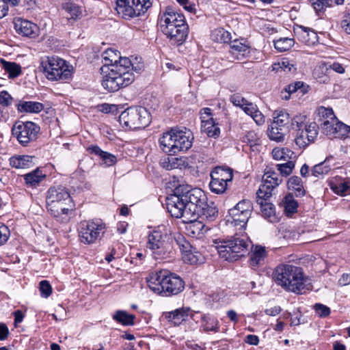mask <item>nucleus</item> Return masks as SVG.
Masks as SVG:
<instances>
[{"mask_svg":"<svg viewBox=\"0 0 350 350\" xmlns=\"http://www.w3.org/2000/svg\"><path fill=\"white\" fill-rule=\"evenodd\" d=\"M97 107L100 111L105 113H113L118 110L117 105L109 103H103L101 105H98Z\"/></svg>","mask_w":350,"mask_h":350,"instance_id":"obj_59","label":"nucleus"},{"mask_svg":"<svg viewBox=\"0 0 350 350\" xmlns=\"http://www.w3.org/2000/svg\"><path fill=\"white\" fill-rule=\"evenodd\" d=\"M193 135L187 129L179 130L172 129L163 133L159 142L161 149L169 155L185 152L192 146Z\"/></svg>","mask_w":350,"mask_h":350,"instance_id":"obj_6","label":"nucleus"},{"mask_svg":"<svg viewBox=\"0 0 350 350\" xmlns=\"http://www.w3.org/2000/svg\"><path fill=\"white\" fill-rule=\"evenodd\" d=\"M113 319L123 325H134L135 315L128 314L124 310H118L113 316Z\"/></svg>","mask_w":350,"mask_h":350,"instance_id":"obj_38","label":"nucleus"},{"mask_svg":"<svg viewBox=\"0 0 350 350\" xmlns=\"http://www.w3.org/2000/svg\"><path fill=\"white\" fill-rule=\"evenodd\" d=\"M105 224L100 220H90L81 224L79 236L81 242L92 244L100 239L105 233Z\"/></svg>","mask_w":350,"mask_h":350,"instance_id":"obj_15","label":"nucleus"},{"mask_svg":"<svg viewBox=\"0 0 350 350\" xmlns=\"http://www.w3.org/2000/svg\"><path fill=\"white\" fill-rule=\"evenodd\" d=\"M287 185L290 189L295 191V195L297 197H301L305 195L306 191L302 185V180L301 178L298 176H292L288 179Z\"/></svg>","mask_w":350,"mask_h":350,"instance_id":"obj_35","label":"nucleus"},{"mask_svg":"<svg viewBox=\"0 0 350 350\" xmlns=\"http://www.w3.org/2000/svg\"><path fill=\"white\" fill-rule=\"evenodd\" d=\"M13 24L16 32L23 37L32 38L38 35L39 28L38 25L30 21L16 17L13 20Z\"/></svg>","mask_w":350,"mask_h":350,"instance_id":"obj_21","label":"nucleus"},{"mask_svg":"<svg viewBox=\"0 0 350 350\" xmlns=\"http://www.w3.org/2000/svg\"><path fill=\"white\" fill-rule=\"evenodd\" d=\"M313 308L317 314L321 318H325L330 314L331 310L329 307L322 304H315Z\"/></svg>","mask_w":350,"mask_h":350,"instance_id":"obj_54","label":"nucleus"},{"mask_svg":"<svg viewBox=\"0 0 350 350\" xmlns=\"http://www.w3.org/2000/svg\"><path fill=\"white\" fill-rule=\"evenodd\" d=\"M308 118L306 115L299 114L291 118V129L297 131V133L301 131L308 123Z\"/></svg>","mask_w":350,"mask_h":350,"instance_id":"obj_43","label":"nucleus"},{"mask_svg":"<svg viewBox=\"0 0 350 350\" xmlns=\"http://www.w3.org/2000/svg\"><path fill=\"white\" fill-rule=\"evenodd\" d=\"M183 189L176 187L172 194L166 198L167 211L173 217L182 218L184 223H191L189 217H186V204L183 199Z\"/></svg>","mask_w":350,"mask_h":350,"instance_id":"obj_16","label":"nucleus"},{"mask_svg":"<svg viewBox=\"0 0 350 350\" xmlns=\"http://www.w3.org/2000/svg\"><path fill=\"white\" fill-rule=\"evenodd\" d=\"M178 189H183V199L186 206V217H189L191 223L194 221L196 211L199 206H204L207 198L204 192L198 188H191L188 185H180Z\"/></svg>","mask_w":350,"mask_h":350,"instance_id":"obj_11","label":"nucleus"},{"mask_svg":"<svg viewBox=\"0 0 350 350\" xmlns=\"http://www.w3.org/2000/svg\"><path fill=\"white\" fill-rule=\"evenodd\" d=\"M150 5V0H116V10L123 18L129 19L144 14Z\"/></svg>","mask_w":350,"mask_h":350,"instance_id":"obj_13","label":"nucleus"},{"mask_svg":"<svg viewBox=\"0 0 350 350\" xmlns=\"http://www.w3.org/2000/svg\"><path fill=\"white\" fill-rule=\"evenodd\" d=\"M13 98L7 91H0V105L8 107L12 104Z\"/></svg>","mask_w":350,"mask_h":350,"instance_id":"obj_56","label":"nucleus"},{"mask_svg":"<svg viewBox=\"0 0 350 350\" xmlns=\"http://www.w3.org/2000/svg\"><path fill=\"white\" fill-rule=\"evenodd\" d=\"M211 178L227 183L231 182L233 178L232 170L222 166L215 167L211 173Z\"/></svg>","mask_w":350,"mask_h":350,"instance_id":"obj_30","label":"nucleus"},{"mask_svg":"<svg viewBox=\"0 0 350 350\" xmlns=\"http://www.w3.org/2000/svg\"><path fill=\"white\" fill-rule=\"evenodd\" d=\"M147 282L152 291L165 296L178 295L185 288L184 281L175 273L165 275L160 271L150 275Z\"/></svg>","mask_w":350,"mask_h":350,"instance_id":"obj_8","label":"nucleus"},{"mask_svg":"<svg viewBox=\"0 0 350 350\" xmlns=\"http://www.w3.org/2000/svg\"><path fill=\"white\" fill-rule=\"evenodd\" d=\"M273 274L275 282L286 291L303 294L310 288L308 278L300 267L281 264L276 267Z\"/></svg>","mask_w":350,"mask_h":350,"instance_id":"obj_1","label":"nucleus"},{"mask_svg":"<svg viewBox=\"0 0 350 350\" xmlns=\"http://www.w3.org/2000/svg\"><path fill=\"white\" fill-rule=\"evenodd\" d=\"M39 132V126L32 122L17 121L12 128V135L23 146H27L35 142Z\"/></svg>","mask_w":350,"mask_h":350,"instance_id":"obj_14","label":"nucleus"},{"mask_svg":"<svg viewBox=\"0 0 350 350\" xmlns=\"http://www.w3.org/2000/svg\"><path fill=\"white\" fill-rule=\"evenodd\" d=\"M294 154L293 151L284 147H277L272 150V156L275 160L288 161L291 159Z\"/></svg>","mask_w":350,"mask_h":350,"instance_id":"obj_36","label":"nucleus"},{"mask_svg":"<svg viewBox=\"0 0 350 350\" xmlns=\"http://www.w3.org/2000/svg\"><path fill=\"white\" fill-rule=\"evenodd\" d=\"M201 124H204V121H211L214 120L213 118L212 110L208 107H204L200 109V111Z\"/></svg>","mask_w":350,"mask_h":350,"instance_id":"obj_58","label":"nucleus"},{"mask_svg":"<svg viewBox=\"0 0 350 350\" xmlns=\"http://www.w3.org/2000/svg\"><path fill=\"white\" fill-rule=\"evenodd\" d=\"M40 70L51 81H66L72 78L73 68L57 56H45L41 58Z\"/></svg>","mask_w":350,"mask_h":350,"instance_id":"obj_9","label":"nucleus"},{"mask_svg":"<svg viewBox=\"0 0 350 350\" xmlns=\"http://www.w3.org/2000/svg\"><path fill=\"white\" fill-rule=\"evenodd\" d=\"M33 158L29 155H14L10 158V165L16 169L29 168L34 164Z\"/></svg>","mask_w":350,"mask_h":350,"instance_id":"obj_26","label":"nucleus"},{"mask_svg":"<svg viewBox=\"0 0 350 350\" xmlns=\"http://www.w3.org/2000/svg\"><path fill=\"white\" fill-rule=\"evenodd\" d=\"M46 205L51 215L62 222L68 220V214L73 207L69 192L62 185L51 187L49 189Z\"/></svg>","mask_w":350,"mask_h":350,"instance_id":"obj_4","label":"nucleus"},{"mask_svg":"<svg viewBox=\"0 0 350 350\" xmlns=\"http://www.w3.org/2000/svg\"><path fill=\"white\" fill-rule=\"evenodd\" d=\"M0 64L2 68L8 72L10 79L16 78L22 72L21 65L16 62H8L3 59H1Z\"/></svg>","mask_w":350,"mask_h":350,"instance_id":"obj_32","label":"nucleus"},{"mask_svg":"<svg viewBox=\"0 0 350 350\" xmlns=\"http://www.w3.org/2000/svg\"><path fill=\"white\" fill-rule=\"evenodd\" d=\"M119 65H113L109 73L103 77L102 86L109 92H115L131 85L134 81L131 71V62L129 59L120 60Z\"/></svg>","mask_w":350,"mask_h":350,"instance_id":"obj_7","label":"nucleus"},{"mask_svg":"<svg viewBox=\"0 0 350 350\" xmlns=\"http://www.w3.org/2000/svg\"><path fill=\"white\" fill-rule=\"evenodd\" d=\"M331 170V166L328 164L327 160L315 165L311 171L312 175L316 178H320L326 175Z\"/></svg>","mask_w":350,"mask_h":350,"instance_id":"obj_45","label":"nucleus"},{"mask_svg":"<svg viewBox=\"0 0 350 350\" xmlns=\"http://www.w3.org/2000/svg\"><path fill=\"white\" fill-rule=\"evenodd\" d=\"M295 33L297 36L298 39L307 45L313 44L317 40L316 33L313 31H310L306 27L300 26L295 30Z\"/></svg>","mask_w":350,"mask_h":350,"instance_id":"obj_27","label":"nucleus"},{"mask_svg":"<svg viewBox=\"0 0 350 350\" xmlns=\"http://www.w3.org/2000/svg\"><path fill=\"white\" fill-rule=\"evenodd\" d=\"M319 125L315 122L308 123L304 128L297 133L295 143L299 147H305L309 143L314 142L319 133Z\"/></svg>","mask_w":350,"mask_h":350,"instance_id":"obj_20","label":"nucleus"},{"mask_svg":"<svg viewBox=\"0 0 350 350\" xmlns=\"http://www.w3.org/2000/svg\"><path fill=\"white\" fill-rule=\"evenodd\" d=\"M315 114L319 117V120H329L334 117V111L331 108H327L323 106L318 107L315 111Z\"/></svg>","mask_w":350,"mask_h":350,"instance_id":"obj_51","label":"nucleus"},{"mask_svg":"<svg viewBox=\"0 0 350 350\" xmlns=\"http://www.w3.org/2000/svg\"><path fill=\"white\" fill-rule=\"evenodd\" d=\"M340 125H345V124L338 121L334 116L329 120H323L321 124V128L326 135H335L336 137L342 138Z\"/></svg>","mask_w":350,"mask_h":350,"instance_id":"obj_22","label":"nucleus"},{"mask_svg":"<svg viewBox=\"0 0 350 350\" xmlns=\"http://www.w3.org/2000/svg\"><path fill=\"white\" fill-rule=\"evenodd\" d=\"M273 121L268 129V136L271 140L280 142L291 130V118L286 111H275Z\"/></svg>","mask_w":350,"mask_h":350,"instance_id":"obj_12","label":"nucleus"},{"mask_svg":"<svg viewBox=\"0 0 350 350\" xmlns=\"http://www.w3.org/2000/svg\"><path fill=\"white\" fill-rule=\"evenodd\" d=\"M175 160H178V159L177 158L170 159L169 157H167V159H165L164 161L162 162L163 167L166 168L168 170L176 168L177 166L174 161Z\"/></svg>","mask_w":350,"mask_h":350,"instance_id":"obj_64","label":"nucleus"},{"mask_svg":"<svg viewBox=\"0 0 350 350\" xmlns=\"http://www.w3.org/2000/svg\"><path fill=\"white\" fill-rule=\"evenodd\" d=\"M177 240L167 233L165 226H158L149 232L146 248L155 260L170 259L175 256L174 243Z\"/></svg>","mask_w":350,"mask_h":350,"instance_id":"obj_3","label":"nucleus"},{"mask_svg":"<svg viewBox=\"0 0 350 350\" xmlns=\"http://www.w3.org/2000/svg\"><path fill=\"white\" fill-rule=\"evenodd\" d=\"M195 214L194 221L201 217L209 221H213L218 215V211L213 202L208 204L207 200L204 201V206H200Z\"/></svg>","mask_w":350,"mask_h":350,"instance_id":"obj_23","label":"nucleus"},{"mask_svg":"<svg viewBox=\"0 0 350 350\" xmlns=\"http://www.w3.org/2000/svg\"><path fill=\"white\" fill-rule=\"evenodd\" d=\"M62 8L71 16V18L76 21L82 16V10L80 6L72 1H67L62 4Z\"/></svg>","mask_w":350,"mask_h":350,"instance_id":"obj_39","label":"nucleus"},{"mask_svg":"<svg viewBox=\"0 0 350 350\" xmlns=\"http://www.w3.org/2000/svg\"><path fill=\"white\" fill-rule=\"evenodd\" d=\"M245 113L252 118L258 125H261L265 122V116L258 110L257 106L247 100L245 105L242 107Z\"/></svg>","mask_w":350,"mask_h":350,"instance_id":"obj_29","label":"nucleus"},{"mask_svg":"<svg viewBox=\"0 0 350 350\" xmlns=\"http://www.w3.org/2000/svg\"><path fill=\"white\" fill-rule=\"evenodd\" d=\"M310 2L315 12L320 15L326 8L332 6L333 0H310Z\"/></svg>","mask_w":350,"mask_h":350,"instance_id":"obj_47","label":"nucleus"},{"mask_svg":"<svg viewBox=\"0 0 350 350\" xmlns=\"http://www.w3.org/2000/svg\"><path fill=\"white\" fill-rule=\"evenodd\" d=\"M332 190L336 194L346 196L350 194V182L343 180L330 184Z\"/></svg>","mask_w":350,"mask_h":350,"instance_id":"obj_37","label":"nucleus"},{"mask_svg":"<svg viewBox=\"0 0 350 350\" xmlns=\"http://www.w3.org/2000/svg\"><path fill=\"white\" fill-rule=\"evenodd\" d=\"M294 44L295 41L293 38H280L274 41L275 49L279 52L288 51Z\"/></svg>","mask_w":350,"mask_h":350,"instance_id":"obj_44","label":"nucleus"},{"mask_svg":"<svg viewBox=\"0 0 350 350\" xmlns=\"http://www.w3.org/2000/svg\"><path fill=\"white\" fill-rule=\"evenodd\" d=\"M272 68L273 70L276 71H278L280 68L289 72H294L297 70L295 64L288 59H283L282 61L273 64Z\"/></svg>","mask_w":350,"mask_h":350,"instance_id":"obj_46","label":"nucleus"},{"mask_svg":"<svg viewBox=\"0 0 350 350\" xmlns=\"http://www.w3.org/2000/svg\"><path fill=\"white\" fill-rule=\"evenodd\" d=\"M276 167L281 175L287 176L290 175L295 167V163L292 161L288 160L287 162L281 164H277Z\"/></svg>","mask_w":350,"mask_h":350,"instance_id":"obj_53","label":"nucleus"},{"mask_svg":"<svg viewBox=\"0 0 350 350\" xmlns=\"http://www.w3.org/2000/svg\"><path fill=\"white\" fill-rule=\"evenodd\" d=\"M230 53L237 59H241L242 57L249 53V47L238 40H234L230 44Z\"/></svg>","mask_w":350,"mask_h":350,"instance_id":"obj_33","label":"nucleus"},{"mask_svg":"<svg viewBox=\"0 0 350 350\" xmlns=\"http://www.w3.org/2000/svg\"><path fill=\"white\" fill-rule=\"evenodd\" d=\"M284 211L289 215L297 212L298 203L293 199V196L288 195L284 198Z\"/></svg>","mask_w":350,"mask_h":350,"instance_id":"obj_50","label":"nucleus"},{"mask_svg":"<svg viewBox=\"0 0 350 350\" xmlns=\"http://www.w3.org/2000/svg\"><path fill=\"white\" fill-rule=\"evenodd\" d=\"M160 29L174 44H180L187 38L189 26L185 16L172 7L159 15Z\"/></svg>","mask_w":350,"mask_h":350,"instance_id":"obj_2","label":"nucleus"},{"mask_svg":"<svg viewBox=\"0 0 350 350\" xmlns=\"http://www.w3.org/2000/svg\"><path fill=\"white\" fill-rule=\"evenodd\" d=\"M263 187H259L256 192V202L260 206L262 215L271 222H276L278 217L275 214V206L269 202L272 193L263 191Z\"/></svg>","mask_w":350,"mask_h":350,"instance_id":"obj_18","label":"nucleus"},{"mask_svg":"<svg viewBox=\"0 0 350 350\" xmlns=\"http://www.w3.org/2000/svg\"><path fill=\"white\" fill-rule=\"evenodd\" d=\"M253 210L252 202L250 200H242L228 211L231 222L245 229Z\"/></svg>","mask_w":350,"mask_h":350,"instance_id":"obj_17","label":"nucleus"},{"mask_svg":"<svg viewBox=\"0 0 350 350\" xmlns=\"http://www.w3.org/2000/svg\"><path fill=\"white\" fill-rule=\"evenodd\" d=\"M204 124H201V129L203 132L210 137H216L220 133V129L216 124L214 120L211 121H204Z\"/></svg>","mask_w":350,"mask_h":350,"instance_id":"obj_40","label":"nucleus"},{"mask_svg":"<svg viewBox=\"0 0 350 350\" xmlns=\"http://www.w3.org/2000/svg\"><path fill=\"white\" fill-rule=\"evenodd\" d=\"M259 137L254 131L247 132L242 137L241 141L247 143L250 146L253 147L258 144Z\"/></svg>","mask_w":350,"mask_h":350,"instance_id":"obj_52","label":"nucleus"},{"mask_svg":"<svg viewBox=\"0 0 350 350\" xmlns=\"http://www.w3.org/2000/svg\"><path fill=\"white\" fill-rule=\"evenodd\" d=\"M10 236V231L8 228L2 226L0 227V246L5 244L8 240Z\"/></svg>","mask_w":350,"mask_h":350,"instance_id":"obj_63","label":"nucleus"},{"mask_svg":"<svg viewBox=\"0 0 350 350\" xmlns=\"http://www.w3.org/2000/svg\"><path fill=\"white\" fill-rule=\"evenodd\" d=\"M44 109L42 103L36 101H20L17 105V109L20 112L37 113Z\"/></svg>","mask_w":350,"mask_h":350,"instance_id":"obj_31","label":"nucleus"},{"mask_svg":"<svg viewBox=\"0 0 350 350\" xmlns=\"http://www.w3.org/2000/svg\"><path fill=\"white\" fill-rule=\"evenodd\" d=\"M230 100L234 106L239 107L241 109L247 102L245 98L239 94L232 95L230 98Z\"/></svg>","mask_w":350,"mask_h":350,"instance_id":"obj_57","label":"nucleus"},{"mask_svg":"<svg viewBox=\"0 0 350 350\" xmlns=\"http://www.w3.org/2000/svg\"><path fill=\"white\" fill-rule=\"evenodd\" d=\"M189 308H180L175 310L166 312L165 316L168 321L171 322L174 325H179L183 321L187 320L189 317Z\"/></svg>","mask_w":350,"mask_h":350,"instance_id":"obj_25","label":"nucleus"},{"mask_svg":"<svg viewBox=\"0 0 350 350\" xmlns=\"http://www.w3.org/2000/svg\"><path fill=\"white\" fill-rule=\"evenodd\" d=\"M177 244L181 250L182 258L185 262L190 265H196L203 262L204 258L202 254L193 247L181 236H178Z\"/></svg>","mask_w":350,"mask_h":350,"instance_id":"obj_19","label":"nucleus"},{"mask_svg":"<svg viewBox=\"0 0 350 350\" xmlns=\"http://www.w3.org/2000/svg\"><path fill=\"white\" fill-rule=\"evenodd\" d=\"M44 178V176L38 169L25 174L24 176L26 184L31 187H36Z\"/></svg>","mask_w":350,"mask_h":350,"instance_id":"obj_41","label":"nucleus"},{"mask_svg":"<svg viewBox=\"0 0 350 350\" xmlns=\"http://www.w3.org/2000/svg\"><path fill=\"white\" fill-rule=\"evenodd\" d=\"M100 159L104 161L107 166H111L116 163V157L107 152H104Z\"/></svg>","mask_w":350,"mask_h":350,"instance_id":"obj_60","label":"nucleus"},{"mask_svg":"<svg viewBox=\"0 0 350 350\" xmlns=\"http://www.w3.org/2000/svg\"><path fill=\"white\" fill-rule=\"evenodd\" d=\"M203 327L205 332H214L219 331V322L217 319L209 317H204L203 319Z\"/></svg>","mask_w":350,"mask_h":350,"instance_id":"obj_49","label":"nucleus"},{"mask_svg":"<svg viewBox=\"0 0 350 350\" xmlns=\"http://www.w3.org/2000/svg\"><path fill=\"white\" fill-rule=\"evenodd\" d=\"M150 113L142 107H129L119 116L120 124L133 130L144 129L150 124Z\"/></svg>","mask_w":350,"mask_h":350,"instance_id":"obj_10","label":"nucleus"},{"mask_svg":"<svg viewBox=\"0 0 350 350\" xmlns=\"http://www.w3.org/2000/svg\"><path fill=\"white\" fill-rule=\"evenodd\" d=\"M281 183L282 179L279 178L278 174L271 170H269L265 172L260 187H264L262 191L272 193L273 190Z\"/></svg>","mask_w":350,"mask_h":350,"instance_id":"obj_24","label":"nucleus"},{"mask_svg":"<svg viewBox=\"0 0 350 350\" xmlns=\"http://www.w3.org/2000/svg\"><path fill=\"white\" fill-rule=\"evenodd\" d=\"M215 243L221 258L228 261H235L248 252L251 242L245 232H239L226 239H219Z\"/></svg>","mask_w":350,"mask_h":350,"instance_id":"obj_5","label":"nucleus"},{"mask_svg":"<svg viewBox=\"0 0 350 350\" xmlns=\"http://www.w3.org/2000/svg\"><path fill=\"white\" fill-rule=\"evenodd\" d=\"M341 27L347 33L350 34V10L345 13L341 21Z\"/></svg>","mask_w":350,"mask_h":350,"instance_id":"obj_62","label":"nucleus"},{"mask_svg":"<svg viewBox=\"0 0 350 350\" xmlns=\"http://www.w3.org/2000/svg\"><path fill=\"white\" fill-rule=\"evenodd\" d=\"M103 57L105 61V66H110L111 68H113V65L121 64L120 60L123 59H129L128 57H122L118 51L112 49L105 50L103 53Z\"/></svg>","mask_w":350,"mask_h":350,"instance_id":"obj_28","label":"nucleus"},{"mask_svg":"<svg viewBox=\"0 0 350 350\" xmlns=\"http://www.w3.org/2000/svg\"><path fill=\"white\" fill-rule=\"evenodd\" d=\"M40 291L41 296L45 298L51 295L52 287L47 280H42L40 282Z\"/></svg>","mask_w":350,"mask_h":350,"instance_id":"obj_55","label":"nucleus"},{"mask_svg":"<svg viewBox=\"0 0 350 350\" xmlns=\"http://www.w3.org/2000/svg\"><path fill=\"white\" fill-rule=\"evenodd\" d=\"M211 38L217 42L228 43L231 40V34L224 28H217L211 33Z\"/></svg>","mask_w":350,"mask_h":350,"instance_id":"obj_42","label":"nucleus"},{"mask_svg":"<svg viewBox=\"0 0 350 350\" xmlns=\"http://www.w3.org/2000/svg\"><path fill=\"white\" fill-rule=\"evenodd\" d=\"M267 251L265 247L256 245L250 256V264L252 267H256L261 265L265 257Z\"/></svg>","mask_w":350,"mask_h":350,"instance_id":"obj_34","label":"nucleus"},{"mask_svg":"<svg viewBox=\"0 0 350 350\" xmlns=\"http://www.w3.org/2000/svg\"><path fill=\"white\" fill-rule=\"evenodd\" d=\"M178 3L183 7V8L191 13L196 12V5L189 0H176Z\"/></svg>","mask_w":350,"mask_h":350,"instance_id":"obj_61","label":"nucleus"},{"mask_svg":"<svg viewBox=\"0 0 350 350\" xmlns=\"http://www.w3.org/2000/svg\"><path fill=\"white\" fill-rule=\"evenodd\" d=\"M226 181H221L214 178H211L209 183V187L212 192L217 194L223 193L226 191L228 186Z\"/></svg>","mask_w":350,"mask_h":350,"instance_id":"obj_48","label":"nucleus"}]
</instances>
